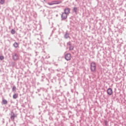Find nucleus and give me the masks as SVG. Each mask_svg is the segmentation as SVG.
I'll list each match as a JSON object with an SVG mask.
<instances>
[{
	"instance_id": "nucleus-1",
	"label": "nucleus",
	"mask_w": 126,
	"mask_h": 126,
	"mask_svg": "<svg viewBox=\"0 0 126 126\" xmlns=\"http://www.w3.org/2000/svg\"><path fill=\"white\" fill-rule=\"evenodd\" d=\"M90 69L92 72H96V63L92 62L91 63Z\"/></svg>"
},
{
	"instance_id": "nucleus-2",
	"label": "nucleus",
	"mask_w": 126,
	"mask_h": 126,
	"mask_svg": "<svg viewBox=\"0 0 126 126\" xmlns=\"http://www.w3.org/2000/svg\"><path fill=\"white\" fill-rule=\"evenodd\" d=\"M60 3H62V1L61 0H56L52 1L51 2H48V4L49 5H54V4H60Z\"/></svg>"
},
{
	"instance_id": "nucleus-3",
	"label": "nucleus",
	"mask_w": 126,
	"mask_h": 126,
	"mask_svg": "<svg viewBox=\"0 0 126 126\" xmlns=\"http://www.w3.org/2000/svg\"><path fill=\"white\" fill-rule=\"evenodd\" d=\"M10 119L11 121L14 122V119L16 118V115L13 113V111H11V113L10 114Z\"/></svg>"
},
{
	"instance_id": "nucleus-4",
	"label": "nucleus",
	"mask_w": 126,
	"mask_h": 126,
	"mask_svg": "<svg viewBox=\"0 0 126 126\" xmlns=\"http://www.w3.org/2000/svg\"><path fill=\"white\" fill-rule=\"evenodd\" d=\"M65 59L66 61H70V60L71 59V55L69 53L66 54L65 55Z\"/></svg>"
},
{
	"instance_id": "nucleus-5",
	"label": "nucleus",
	"mask_w": 126,
	"mask_h": 126,
	"mask_svg": "<svg viewBox=\"0 0 126 126\" xmlns=\"http://www.w3.org/2000/svg\"><path fill=\"white\" fill-rule=\"evenodd\" d=\"M62 20H64L67 18V14L64 13H62L61 15Z\"/></svg>"
},
{
	"instance_id": "nucleus-6",
	"label": "nucleus",
	"mask_w": 126,
	"mask_h": 126,
	"mask_svg": "<svg viewBox=\"0 0 126 126\" xmlns=\"http://www.w3.org/2000/svg\"><path fill=\"white\" fill-rule=\"evenodd\" d=\"M12 58L14 61H17V60L19 59V57L18 56V55H17V54L16 53L13 54Z\"/></svg>"
},
{
	"instance_id": "nucleus-7",
	"label": "nucleus",
	"mask_w": 126,
	"mask_h": 126,
	"mask_svg": "<svg viewBox=\"0 0 126 126\" xmlns=\"http://www.w3.org/2000/svg\"><path fill=\"white\" fill-rule=\"evenodd\" d=\"M64 12L66 14H69L70 13V8L68 7H66L65 9H64Z\"/></svg>"
},
{
	"instance_id": "nucleus-8",
	"label": "nucleus",
	"mask_w": 126,
	"mask_h": 126,
	"mask_svg": "<svg viewBox=\"0 0 126 126\" xmlns=\"http://www.w3.org/2000/svg\"><path fill=\"white\" fill-rule=\"evenodd\" d=\"M107 93L108 95L111 96V95H112V94H113V90L112 89V88L108 89L107 91Z\"/></svg>"
},
{
	"instance_id": "nucleus-9",
	"label": "nucleus",
	"mask_w": 126,
	"mask_h": 126,
	"mask_svg": "<svg viewBox=\"0 0 126 126\" xmlns=\"http://www.w3.org/2000/svg\"><path fill=\"white\" fill-rule=\"evenodd\" d=\"M69 37V34L68 33H67V31H66L64 35V38L65 39H68Z\"/></svg>"
},
{
	"instance_id": "nucleus-10",
	"label": "nucleus",
	"mask_w": 126,
	"mask_h": 126,
	"mask_svg": "<svg viewBox=\"0 0 126 126\" xmlns=\"http://www.w3.org/2000/svg\"><path fill=\"white\" fill-rule=\"evenodd\" d=\"M18 46H19V44L16 42L13 44V47H14V48H18Z\"/></svg>"
},
{
	"instance_id": "nucleus-11",
	"label": "nucleus",
	"mask_w": 126,
	"mask_h": 126,
	"mask_svg": "<svg viewBox=\"0 0 126 126\" xmlns=\"http://www.w3.org/2000/svg\"><path fill=\"white\" fill-rule=\"evenodd\" d=\"M17 97H18V94H14L13 95V99H17Z\"/></svg>"
},
{
	"instance_id": "nucleus-12",
	"label": "nucleus",
	"mask_w": 126,
	"mask_h": 126,
	"mask_svg": "<svg viewBox=\"0 0 126 126\" xmlns=\"http://www.w3.org/2000/svg\"><path fill=\"white\" fill-rule=\"evenodd\" d=\"M2 104H3V105H6V104H7V100H6V99H3L2 101Z\"/></svg>"
},
{
	"instance_id": "nucleus-13",
	"label": "nucleus",
	"mask_w": 126,
	"mask_h": 126,
	"mask_svg": "<svg viewBox=\"0 0 126 126\" xmlns=\"http://www.w3.org/2000/svg\"><path fill=\"white\" fill-rule=\"evenodd\" d=\"M74 49V46L72 45H70L69 47V51H73V49Z\"/></svg>"
},
{
	"instance_id": "nucleus-14",
	"label": "nucleus",
	"mask_w": 126,
	"mask_h": 126,
	"mask_svg": "<svg viewBox=\"0 0 126 126\" xmlns=\"http://www.w3.org/2000/svg\"><path fill=\"white\" fill-rule=\"evenodd\" d=\"M48 70L51 73H54L55 72V71L54 69H53L52 68H50L48 69Z\"/></svg>"
},
{
	"instance_id": "nucleus-15",
	"label": "nucleus",
	"mask_w": 126,
	"mask_h": 126,
	"mask_svg": "<svg viewBox=\"0 0 126 126\" xmlns=\"http://www.w3.org/2000/svg\"><path fill=\"white\" fill-rule=\"evenodd\" d=\"M77 9H78L77 7H74L73 9V11H74V12L76 13H76H77Z\"/></svg>"
},
{
	"instance_id": "nucleus-16",
	"label": "nucleus",
	"mask_w": 126,
	"mask_h": 126,
	"mask_svg": "<svg viewBox=\"0 0 126 126\" xmlns=\"http://www.w3.org/2000/svg\"><path fill=\"white\" fill-rule=\"evenodd\" d=\"M12 91L14 92V91H16V87L15 86H14L12 88Z\"/></svg>"
},
{
	"instance_id": "nucleus-17",
	"label": "nucleus",
	"mask_w": 126,
	"mask_h": 126,
	"mask_svg": "<svg viewBox=\"0 0 126 126\" xmlns=\"http://www.w3.org/2000/svg\"><path fill=\"white\" fill-rule=\"evenodd\" d=\"M11 34H15L16 32L14 29H12L11 31Z\"/></svg>"
},
{
	"instance_id": "nucleus-18",
	"label": "nucleus",
	"mask_w": 126,
	"mask_h": 126,
	"mask_svg": "<svg viewBox=\"0 0 126 126\" xmlns=\"http://www.w3.org/2000/svg\"><path fill=\"white\" fill-rule=\"evenodd\" d=\"M104 124L106 126H109V124H108V121L107 120H104Z\"/></svg>"
},
{
	"instance_id": "nucleus-19",
	"label": "nucleus",
	"mask_w": 126,
	"mask_h": 126,
	"mask_svg": "<svg viewBox=\"0 0 126 126\" xmlns=\"http://www.w3.org/2000/svg\"><path fill=\"white\" fill-rule=\"evenodd\" d=\"M0 3L1 4H4V0H0Z\"/></svg>"
},
{
	"instance_id": "nucleus-20",
	"label": "nucleus",
	"mask_w": 126,
	"mask_h": 126,
	"mask_svg": "<svg viewBox=\"0 0 126 126\" xmlns=\"http://www.w3.org/2000/svg\"><path fill=\"white\" fill-rule=\"evenodd\" d=\"M37 40H40V39H41V35L38 34L37 35Z\"/></svg>"
},
{
	"instance_id": "nucleus-21",
	"label": "nucleus",
	"mask_w": 126,
	"mask_h": 126,
	"mask_svg": "<svg viewBox=\"0 0 126 126\" xmlns=\"http://www.w3.org/2000/svg\"><path fill=\"white\" fill-rule=\"evenodd\" d=\"M67 46H69V47H70V46H71V42L70 41H69L68 42H67Z\"/></svg>"
},
{
	"instance_id": "nucleus-22",
	"label": "nucleus",
	"mask_w": 126,
	"mask_h": 126,
	"mask_svg": "<svg viewBox=\"0 0 126 126\" xmlns=\"http://www.w3.org/2000/svg\"><path fill=\"white\" fill-rule=\"evenodd\" d=\"M0 61H3V60H4V57L3 56H0Z\"/></svg>"
},
{
	"instance_id": "nucleus-23",
	"label": "nucleus",
	"mask_w": 126,
	"mask_h": 126,
	"mask_svg": "<svg viewBox=\"0 0 126 126\" xmlns=\"http://www.w3.org/2000/svg\"><path fill=\"white\" fill-rule=\"evenodd\" d=\"M3 120H2V123H3V124H4V119H2Z\"/></svg>"
},
{
	"instance_id": "nucleus-24",
	"label": "nucleus",
	"mask_w": 126,
	"mask_h": 126,
	"mask_svg": "<svg viewBox=\"0 0 126 126\" xmlns=\"http://www.w3.org/2000/svg\"><path fill=\"white\" fill-rule=\"evenodd\" d=\"M43 0L45 1V0Z\"/></svg>"
}]
</instances>
